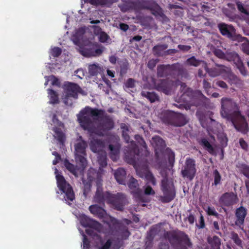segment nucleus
I'll return each instance as SVG.
<instances>
[{
  "label": "nucleus",
  "instance_id": "obj_1",
  "mask_svg": "<svg viewBox=\"0 0 249 249\" xmlns=\"http://www.w3.org/2000/svg\"><path fill=\"white\" fill-rule=\"evenodd\" d=\"M93 36L88 28L81 27L75 30L71 39L78 47L80 53L86 57L98 56L103 52V47H98L97 43H92Z\"/></svg>",
  "mask_w": 249,
  "mask_h": 249
},
{
  "label": "nucleus",
  "instance_id": "obj_2",
  "mask_svg": "<svg viewBox=\"0 0 249 249\" xmlns=\"http://www.w3.org/2000/svg\"><path fill=\"white\" fill-rule=\"evenodd\" d=\"M221 114L222 117L231 122L238 131L246 133L248 125L245 118L237 111V107L235 102L228 98L221 100Z\"/></svg>",
  "mask_w": 249,
  "mask_h": 249
},
{
  "label": "nucleus",
  "instance_id": "obj_3",
  "mask_svg": "<svg viewBox=\"0 0 249 249\" xmlns=\"http://www.w3.org/2000/svg\"><path fill=\"white\" fill-rule=\"evenodd\" d=\"M78 218L83 226L89 227V229L86 230V232L88 234L92 236L98 249H116L112 241L107 240L105 242L101 239L100 235L97 233L102 229L100 223L83 214H80Z\"/></svg>",
  "mask_w": 249,
  "mask_h": 249
},
{
  "label": "nucleus",
  "instance_id": "obj_4",
  "mask_svg": "<svg viewBox=\"0 0 249 249\" xmlns=\"http://www.w3.org/2000/svg\"><path fill=\"white\" fill-rule=\"evenodd\" d=\"M102 115L101 110L87 107L80 111L77 115V117L80 126L84 130L91 132L93 131L94 121L98 119Z\"/></svg>",
  "mask_w": 249,
  "mask_h": 249
},
{
  "label": "nucleus",
  "instance_id": "obj_5",
  "mask_svg": "<svg viewBox=\"0 0 249 249\" xmlns=\"http://www.w3.org/2000/svg\"><path fill=\"white\" fill-rule=\"evenodd\" d=\"M86 146V143L82 140L81 137H79L75 144V160L79 164V167L77 169L75 168L74 166L68 161L65 162L66 167L75 176L77 175L78 171L79 170L81 172L87 165V160L84 157Z\"/></svg>",
  "mask_w": 249,
  "mask_h": 249
},
{
  "label": "nucleus",
  "instance_id": "obj_6",
  "mask_svg": "<svg viewBox=\"0 0 249 249\" xmlns=\"http://www.w3.org/2000/svg\"><path fill=\"white\" fill-rule=\"evenodd\" d=\"M54 173L57 187L62 192V193L65 195L64 196L65 200L70 204V202L73 201L74 199L73 190L70 185L66 182L64 177L61 175L56 168H55Z\"/></svg>",
  "mask_w": 249,
  "mask_h": 249
},
{
  "label": "nucleus",
  "instance_id": "obj_7",
  "mask_svg": "<svg viewBox=\"0 0 249 249\" xmlns=\"http://www.w3.org/2000/svg\"><path fill=\"white\" fill-rule=\"evenodd\" d=\"M62 100L67 105H72L71 98H77L78 93L81 92L80 88L74 83H68L65 84Z\"/></svg>",
  "mask_w": 249,
  "mask_h": 249
},
{
  "label": "nucleus",
  "instance_id": "obj_8",
  "mask_svg": "<svg viewBox=\"0 0 249 249\" xmlns=\"http://www.w3.org/2000/svg\"><path fill=\"white\" fill-rule=\"evenodd\" d=\"M220 127H221L220 124H216L214 121L211 120V126L207 128V131L210 136L211 139L209 140V142L205 139H202L201 141V144L211 154H214V153L213 148L212 145L214 141V136L213 134V127L218 128Z\"/></svg>",
  "mask_w": 249,
  "mask_h": 249
},
{
  "label": "nucleus",
  "instance_id": "obj_9",
  "mask_svg": "<svg viewBox=\"0 0 249 249\" xmlns=\"http://www.w3.org/2000/svg\"><path fill=\"white\" fill-rule=\"evenodd\" d=\"M135 168L137 175L142 178H144L147 183H151L153 185H156L155 179L146 166H138L135 165Z\"/></svg>",
  "mask_w": 249,
  "mask_h": 249
},
{
  "label": "nucleus",
  "instance_id": "obj_10",
  "mask_svg": "<svg viewBox=\"0 0 249 249\" xmlns=\"http://www.w3.org/2000/svg\"><path fill=\"white\" fill-rule=\"evenodd\" d=\"M161 186L164 196V200L166 202L170 201L175 196L172 183H168L167 179L164 178L162 180Z\"/></svg>",
  "mask_w": 249,
  "mask_h": 249
},
{
  "label": "nucleus",
  "instance_id": "obj_11",
  "mask_svg": "<svg viewBox=\"0 0 249 249\" xmlns=\"http://www.w3.org/2000/svg\"><path fill=\"white\" fill-rule=\"evenodd\" d=\"M195 161L191 159H187L185 162L184 169L182 171V175L184 177H186L192 179L196 173L195 167Z\"/></svg>",
  "mask_w": 249,
  "mask_h": 249
},
{
  "label": "nucleus",
  "instance_id": "obj_12",
  "mask_svg": "<svg viewBox=\"0 0 249 249\" xmlns=\"http://www.w3.org/2000/svg\"><path fill=\"white\" fill-rule=\"evenodd\" d=\"M53 122L54 126L53 128L54 132L53 137L59 142H62L64 139V135L62 132V129L64 128L63 124L59 122L55 116H53Z\"/></svg>",
  "mask_w": 249,
  "mask_h": 249
},
{
  "label": "nucleus",
  "instance_id": "obj_13",
  "mask_svg": "<svg viewBox=\"0 0 249 249\" xmlns=\"http://www.w3.org/2000/svg\"><path fill=\"white\" fill-rule=\"evenodd\" d=\"M218 27L223 35L226 36L232 40H235L237 38V35L235 34V29L233 26L221 23L219 24Z\"/></svg>",
  "mask_w": 249,
  "mask_h": 249
},
{
  "label": "nucleus",
  "instance_id": "obj_14",
  "mask_svg": "<svg viewBox=\"0 0 249 249\" xmlns=\"http://www.w3.org/2000/svg\"><path fill=\"white\" fill-rule=\"evenodd\" d=\"M107 201L117 210H122L123 205L122 204V200L118 195L107 194Z\"/></svg>",
  "mask_w": 249,
  "mask_h": 249
},
{
  "label": "nucleus",
  "instance_id": "obj_15",
  "mask_svg": "<svg viewBox=\"0 0 249 249\" xmlns=\"http://www.w3.org/2000/svg\"><path fill=\"white\" fill-rule=\"evenodd\" d=\"M187 63L189 65L196 67L201 64L203 66H204L206 71L209 72L210 75L214 77L219 74L218 72L213 73L212 71H209L207 68L206 63H205L203 61H199L197 60L195 57H192L189 58L187 61Z\"/></svg>",
  "mask_w": 249,
  "mask_h": 249
},
{
  "label": "nucleus",
  "instance_id": "obj_16",
  "mask_svg": "<svg viewBox=\"0 0 249 249\" xmlns=\"http://www.w3.org/2000/svg\"><path fill=\"white\" fill-rule=\"evenodd\" d=\"M214 54L220 58H226L229 61L233 60L235 62H237L239 65H242L241 61L238 56V55L236 53H232L231 55V58H228L226 57L225 54L220 50L217 49L215 50L214 52Z\"/></svg>",
  "mask_w": 249,
  "mask_h": 249
},
{
  "label": "nucleus",
  "instance_id": "obj_17",
  "mask_svg": "<svg viewBox=\"0 0 249 249\" xmlns=\"http://www.w3.org/2000/svg\"><path fill=\"white\" fill-rule=\"evenodd\" d=\"M94 34L97 36L99 41L102 43L107 42L109 40V37L107 34L101 31L98 26H93Z\"/></svg>",
  "mask_w": 249,
  "mask_h": 249
},
{
  "label": "nucleus",
  "instance_id": "obj_18",
  "mask_svg": "<svg viewBox=\"0 0 249 249\" xmlns=\"http://www.w3.org/2000/svg\"><path fill=\"white\" fill-rule=\"evenodd\" d=\"M89 210L91 213L100 218H103L106 215V213L105 210L96 205L90 206L89 207Z\"/></svg>",
  "mask_w": 249,
  "mask_h": 249
},
{
  "label": "nucleus",
  "instance_id": "obj_19",
  "mask_svg": "<svg viewBox=\"0 0 249 249\" xmlns=\"http://www.w3.org/2000/svg\"><path fill=\"white\" fill-rule=\"evenodd\" d=\"M246 214V210L244 208L241 207L237 209L236 212V215L237 218L236 221L237 225L243 224Z\"/></svg>",
  "mask_w": 249,
  "mask_h": 249
},
{
  "label": "nucleus",
  "instance_id": "obj_20",
  "mask_svg": "<svg viewBox=\"0 0 249 249\" xmlns=\"http://www.w3.org/2000/svg\"><path fill=\"white\" fill-rule=\"evenodd\" d=\"M104 146V144L103 142L97 140H93L90 142V147L91 150L94 153L101 150Z\"/></svg>",
  "mask_w": 249,
  "mask_h": 249
},
{
  "label": "nucleus",
  "instance_id": "obj_21",
  "mask_svg": "<svg viewBox=\"0 0 249 249\" xmlns=\"http://www.w3.org/2000/svg\"><path fill=\"white\" fill-rule=\"evenodd\" d=\"M104 71L103 67H100L97 64L90 65L89 67V71L90 75H96Z\"/></svg>",
  "mask_w": 249,
  "mask_h": 249
},
{
  "label": "nucleus",
  "instance_id": "obj_22",
  "mask_svg": "<svg viewBox=\"0 0 249 249\" xmlns=\"http://www.w3.org/2000/svg\"><path fill=\"white\" fill-rule=\"evenodd\" d=\"M126 173L123 168L118 169L115 173L114 176L117 181L120 184H124V178Z\"/></svg>",
  "mask_w": 249,
  "mask_h": 249
},
{
  "label": "nucleus",
  "instance_id": "obj_23",
  "mask_svg": "<svg viewBox=\"0 0 249 249\" xmlns=\"http://www.w3.org/2000/svg\"><path fill=\"white\" fill-rule=\"evenodd\" d=\"M129 188L131 190L133 193H137L139 195L140 193V190L138 188V183L137 181L133 178L131 177L129 182L128 184Z\"/></svg>",
  "mask_w": 249,
  "mask_h": 249
},
{
  "label": "nucleus",
  "instance_id": "obj_24",
  "mask_svg": "<svg viewBox=\"0 0 249 249\" xmlns=\"http://www.w3.org/2000/svg\"><path fill=\"white\" fill-rule=\"evenodd\" d=\"M239 42H243L242 49L244 52L249 54V42L246 38L242 37L240 35H237V38L235 39Z\"/></svg>",
  "mask_w": 249,
  "mask_h": 249
},
{
  "label": "nucleus",
  "instance_id": "obj_25",
  "mask_svg": "<svg viewBox=\"0 0 249 249\" xmlns=\"http://www.w3.org/2000/svg\"><path fill=\"white\" fill-rule=\"evenodd\" d=\"M85 2H89L94 5H109L114 2L112 0H81Z\"/></svg>",
  "mask_w": 249,
  "mask_h": 249
},
{
  "label": "nucleus",
  "instance_id": "obj_26",
  "mask_svg": "<svg viewBox=\"0 0 249 249\" xmlns=\"http://www.w3.org/2000/svg\"><path fill=\"white\" fill-rule=\"evenodd\" d=\"M48 97L49 98V103L50 104H54L58 103V97L56 93L51 89H48Z\"/></svg>",
  "mask_w": 249,
  "mask_h": 249
},
{
  "label": "nucleus",
  "instance_id": "obj_27",
  "mask_svg": "<svg viewBox=\"0 0 249 249\" xmlns=\"http://www.w3.org/2000/svg\"><path fill=\"white\" fill-rule=\"evenodd\" d=\"M151 143L154 147L158 148L164 145V142L159 136L154 137L152 139Z\"/></svg>",
  "mask_w": 249,
  "mask_h": 249
},
{
  "label": "nucleus",
  "instance_id": "obj_28",
  "mask_svg": "<svg viewBox=\"0 0 249 249\" xmlns=\"http://www.w3.org/2000/svg\"><path fill=\"white\" fill-rule=\"evenodd\" d=\"M208 242L213 247V249H219L220 241L217 237L213 236V238H209Z\"/></svg>",
  "mask_w": 249,
  "mask_h": 249
},
{
  "label": "nucleus",
  "instance_id": "obj_29",
  "mask_svg": "<svg viewBox=\"0 0 249 249\" xmlns=\"http://www.w3.org/2000/svg\"><path fill=\"white\" fill-rule=\"evenodd\" d=\"M216 135L218 139L220 142L221 146L222 147L226 146L227 144L228 139L224 133L222 131H220L218 132Z\"/></svg>",
  "mask_w": 249,
  "mask_h": 249
},
{
  "label": "nucleus",
  "instance_id": "obj_30",
  "mask_svg": "<svg viewBox=\"0 0 249 249\" xmlns=\"http://www.w3.org/2000/svg\"><path fill=\"white\" fill-rule=\"evenodd\" d=\"M109 149L110 150V157L113 160H116L118 157L119 152V147L115 146L113 147L112 145H109Z\"/></svg>",
  "mask_w": 249,
  "mask_h": 249
},
{
  "label": "nucleus",
  "instance_id": "obj_31",
  "mask_svg": "<svg viewBox=\"0 0 249 249\" xmlns=\"http://www.w3.org/2000/svg\"><path fill=\"white\" fill-rule=\"evenodd\" d=\"M45 78L46 79V82L45 83V86H47L49 82H50L51 84L53 86H57L59 84L58 79L53 75H51L48 77L46 76Z\"/></svg>",
  "mask_w": 249,
  "mask_h": 249
},
{
  "label": "nucleus",
  "instance_id": "obj_32",
  "mask_svg": "<svg viewBox=\"0 0 249 249\" xmlns=\"http://www.w3.org/2000/svg\"><path fill=\"white\" fill-rule=\"evenodd\" d=\"M113 126V123L111 119H107V121L104 122V123L99 126V129H104L105 130H108L112 128Z\"/></svg>",
  "mask_w": 249,
  "mask_h": 249
},
{
  "label": "nucleus",
  "instance_id": "obj_33",
  "mask_svg": "<svg viewBox=\"0 0 249 249\" xmlns=\"http://www.w3.org/2000/svg\"><path fill=\"white\" fill-rule=\"evenodd\" d=\"M142 95L146 97L151 102H154L158 100V97L154 92H142Z\"/></svg>",
  "mask_w": 249,
  "mask_h": 249
},
{
  "label": "nucleus",
  "instance_id": "obj_34",
  "mask_svg": "<svg viewBox=\"0 0 249 249\" xmlns=\"http://www.w3.org/2000/svg\"><path fill=\"white\" fill-rule=\"evenodd\" d=\"M213 176L214 180L213 184L215 186L219 184L221 180V176L217 170H214L213 174Z\"/></svg>",
  "mask_w": 249,
  "mask_h": 249
},
{
  "label": "nucleus",
  "instance_id": "obj_35",
  "mask_svg": "<svg viewBox=\"0 0 249 249\" xmlns=\"http://www.w3.org/2000/svg\"><path fill=\"white\" fill-rule=\"evenodd\" d=\"M121 128L123 129V136L127 142H129V136L127 135L126 132L128 131L127 126L125 124H122Z\"/></svg>",
  "mask_w": 249,
  "mask_h": 249
},
{
  "label": "nucleus",
  "instance_id": "obj_36",
  "mask_svg": "<svg viewBox=\"0 0 249 249\" xmlns=\"http://www.w3.org/2000/svg\"><path fill=\"white\" fill-rule=\"evenodd\" d=\"M204 210L209 215L217 216L218 215L217 213L213 207L208 206L207 208H204Z\"/></svg>",
  "mask_w": 249,
  "mask_h": 249
},
{
  "label": "nucleus",
  "instance_id": "obj_37",
  "mask_svg": "<svg viewBox=\"0 0 249 249\" xmlns=\"http://www.w3.org/2000/svg\"><path fill=\"white\" fill-rule=\"evenodd\" d=\"M61 53V50L60 48L58 47H54L53 48H52L50 51L51 54L54 57L58 56Z\"/></svg>",
  "mask_w": 249,
  "mask_h": 249
},
{
  "label": "nucleus",
  "instance_id": "obj_38",
  "mask_svg": "<svg viewBox=\"0 0 249 249\" xmlns=\"http://www.w3.org/2000/svg\"><path fill=\"white\" fill-rule=\"evenodd\" d=\"M80 232L81 233V234L83 235V249H89L90 248V245L88 240L87 239L85 235H84L83 232H81L80 230H79Z\"/></svg>",
  "mask_w": 249,
  "mask_h": 249
},
{
  "label": "nucleus",
  "instance_id": "obj_39",
  "mask_svg": "<svg viewBox=\"0 0 249 249\" xmlns=\"http://www.w3.org/2000/svg\"><path fill=\"white\" fill-rule=\"evenodd\" d=\"M231 238L234 241L236 245L238 246L241 245V241L239 239L238 235L236 233L232 232L231 234Z\"/></svg>",
  "mask_w": 249,
  "mask_h": 249
},
{
  "label": "nucleus",
  "instance_id": "obj_40",
  "mask_svg": "<svg viewBox=\"0 0 249 249\" xmlns=\"http://www.w3.org/2000/svg\"><path fill=\"white\" fill-rule=\"evenodd\" d=\"M134 85L135 81L132 79H129L125 83V89L126 90L127 88H133Z\"/></svg>",
  "mask_w": 249,
  "mask_h": 249
},
{
  "label": "nucleus",
  "instance_id": "obj_41",
  "mask_svg": "<svg viewBox=\"0 0 249 249\" xmlns=\"http://www.w3.org/2000/svg\"><path fill=\"white\" fill-rule=\"evenodd\" d=\"M98 162L102 166H104L107 165L106 157V155H102L101 157H98Z\"/></svg>",
  "mask_w": 249,
  "mask_h": 249
},
{
  "label": "nucleus",
  "instance_id": "obj_42",
  "mask_svg": "<svg viewBox=\"0 0 249 249\" xmlns=\"http://www.w3.org/2000/svg\"><path fill=\"white\" fill-rule=\"evenodd\" d=\"M233 196V194H225V195H224L221 198V200L225 203L226 204H230L231 203L229 202V203H226V199H230L231 197Z\"/></svg>",
  "mask_w": 249,
  "mask_h": 249
},
{
  "label": "nucleus",
  "instance_id": "obj_43",
  "mask_svg": "<svg viewBox=\"0 0 249 249\" xmlns=\"http://www.w3.org/2000/svg\"><path fill=\"white\" fill-rule=\"evenodd\" d=\"M144 193L146 195H154L155 192L151 187L146 186L144 189Z\"/></svg>",
  "mask_w": 249,
  "mask_h": 249
},
{
  "label": "nucleus",
  "instance_id": "obj_44",
  "mask_svg": "<svg viewBox=\"0 0 249 249\" xmlns=\"http://www.w3.org/2000/svg\"><path fill=\"white\" fill-rule=\"evenodd\" d=\"M237 4L238 9H239V10L240 11H241V12L245 13L246 14H247V15L248 14V13L245 10V9L244 8L243 5H242V4L241 3L238 2L237 3Z\"/></svg>",
  "mask_w": 249,
  "mask_h": 249
},
{
  "label": "nucleus",
  "instance_id": "obj_45",
  "mask_svg": "<svg viewBox=\"0 0 249 249\" xmlns=\"http://www.w3.org/2000/svg\"><path fill=\"white\" fill-rule=\"evenodd\" d=\"M52 154L55 157V159L53 161V164L55 165L58 162L59 160H60V158L57 153L56 152H53Z\"/></svg>",
  "mask_w": 249,
  "mask_h": 249
},
{
  "label": "nucleus",
  "instance_id": "obj_46",
  "mask_svg": "<svg viewBox=\"0 0 249 249\" xmlns=\"http://www.w3.org/2000/svg\"><path fill=\"white\" fill-rule=\"evenodd\" d=\"M242 172L245 176L249 178V167L244 166L243 168Z\"/></svg>",
  "mask_w": 249,
  "mask_h": 249
},
{
  "label": "nucleus",
  "instance_id": "obj_47",
  "mask_svg": "<svg viewBox=\"0 0 249 249\" xmlns=\"http://www.w3.org/2000/svg\"><path fill=\"white\" fill-rule=\"evenodd\" d=\"M203 87L205 89V90L207 91L208 94H210V93H209L208 89H211V86L210 85V84L207 82L206 81L204 80L203 81Z\"/></svg>",
  "mask_w": 249,
  "mask_h": 249
},
{
  "label": "nucleus",
  "instance_id": "obj_48",
  "mask_svg": "<svg viewBox=\"0 0 249 249\" xmlns=\"http://www.w3.org/2000/svg\"><path fill=\"white\" fill-rule=\"evenodd\" d=\"M135 139L138 141L142 145L143 147L145 148V143L143 141L142 139L139 135H136L135 136Z\"/></svg>",
  "mask_w": 249,
  "mask_h": 249
},
{
  "label": "nucleus",
  "instance_id": "obj_49",
  "mask_svg": "<svg viewBox=\"0 0 249 249\" xmlns=\"http://www.w3.org/2000/svg\"><path fill=\"white\" fill-rule=\"evenodd\" d=\"M178 48L180 50H182L184 51H187L191 48L190 46H185V45H178Z\"/></svg>",
  "mask_w": 249,
  "mask_h": 249
},
{
  "label": "nucleus",
  "instance_id": "obj_50",
  "mask_svg": "<svg viewBox=\"0 0 249 249\" xmlns=\"http://www.w3.org/2000/svg\"><path fill=\"white\" fill-rule=\"evenodd\" d=\"M216 84L218 86L222 88H226L227 87L226 84L223 81H218L216 82Z\"/></svg>",
  "mask_w": 249,
  "mask_h": 249
},
{
  "label": "nucleus",
  "instance_id": "obj_51",
  "mask_svg": "<svg viewBox=\"0 0 249 249\" xmlns=\"http://www.w3.org/2000/svg\"><path fill=\"white\" fill-rule=\"evenodd\" d=\"M239 142H240V145L243 149H245L247 148V144L246 142L243 140L240 139Z\"/></svg>",
  "mask_w": 249,
  "mask_h": 249
},
{
  "label": "nucleus",
  "instance_id": "obj_52",
  "mask_svg": "<svg viewBox=\"0 0 249 249\" xmlns=\"http://www.w3.org/2000/svg\"><path fill=\"white\" fill-rule=\"evenodd\" d=\"M120 29L124 31H126L128 28V26L124 23H121L120 24Z\"/></svg>",
  "mask_w": 249,
  "mask_h": 249
},
{
  "label": "nucleus",
  "instance_id": "obj_53",
  "mask_svg": "<svg viewBox=\"0 0 249 249\" xmlns=\"http://www.w3.org/2000/svg\"><path fill=\"white\" fill-rule=\"evenodd\" d=\"M156 63V62L155 60H151L149 61V62H148V66L150 68H152L153 67H154L155 66Z\"/></svg>",
  "mask_w": 249,
  "mask_h": 249
},
{
  "label": "nucleus",
  "instance_id": "obj_54",
  "mask_svg": "<svg viewBox=\"0 0 249 249\" xmlns=\"http://www.w3.org/2000/svg\"><path fill=\"white\" fill-rule=\"evenodd\" d=\"M200 228H203V227L204 226V218L202 215H201L200 217Z\"/></svg>",
  "mask_w": 249,
  "mask_h": 249
},
{
  "label": "nucleus",
  "instance_id": "obj_55",
  "mask_svg": "<svg viewBox=\"0 0 249 249\" xmlns=\"http://www.w3.org/2000/svg\"><path fill=\"white\" fill-rule=\"evenodd\" d=\"M109 61L112 63H115L116 61V58L114 56H111L109 57Z\"/></svg>",
  "mask_w": 249,
  "mask_h": 249
},
{
  "label": "nucleus",
  "instance_id": "obj_56",
  "mask_svg": "<svg viewBox=\"0 0 249 249\" xmlns=\"http://www.w3.org/2000/svg\"><path fill=\"white\" fill-rule=\"evenodd\" d=\"M164 69H165L164 66H160L158 68V74L160 75V76H161L162 75V74L160 73V71L162 70H164Z\"/></svg>",
  "mask_w": 249,
  "mask_h": 249
},
{
  "label": "nucleus",
  "instance_id": "obj_57",
  "mask_svg": "<svg viewBox=\"0 0 249 249\" xmlns=\"http://www.w3.org/2000/svg\"><path fill=\"white\" fill-rule=\"evenodd\" d=\"M107 74L110 76L111 77H114V73L113 71H111L110 70H107Z\"/></svg>",
  "mask_w": 249,
  "mask_h": 249
},
{
  "label": "nucleus",
  "instance_id": "obj_58",
  "mask_svg": "<svg viewBox=\"0 0 249 249\" xmlns=\"http://www.w3.org/2000/svg\"><path fill=\"white\" fill-rule=\"evenodd\" d=\"M99 197H100L99 191L98 190L97 192L96 193V194L95 195V199H96V201H98V198H99Z\"/></svg>",
  "mask_w": 249,
  "mask_h": 249
},
{
  "label": "nucleus",
  "instance_id": "obj_59",
  "mask_svg": "<svg viewBox=\"0 0 249 249\" xmlns=\"http://www.w3.org/2000/svg\"><path fill=\"white\" fill-rule=\"evenodd\" d=\"M212 96L213 97L216 98L219 96V94L218 93L214 92L212 94Z\"/></svg>",
  "mask_w": 249,
  "mask_h": 249
},
{
  "label": "nucleus",
  "instance_id": "obj_60",
  "mask_svg": "<svg viewBox=\"0 0 249 249\" xmlns=\"http://www.w3.org/2000/svg\"><path fill=\"white\" fill-rule=\"evenodd\" d=\"M142 37L140 36H137L134 37V39L136 40H140L141 39Z\"/></svg>",
  "mask_w": 249,
  "mask_h": 249
},
{
  "label": "nucleus",
  "instance_id": "obj_61",
  "mask_svg": "<svg viewBox=\"0 0 249 249\" xmlns=\"http://www.w3.org/2000/svg\"><path fill=\"white\" fill-rule=\"evenodd\" d=\"M246 187L247 188L248 191L249 193V181H247L246 182Z\"/></svg>",
  "mask_w": 249,
  "mask_h": 249
},
{
  "label": "nucleus",
  "instance_id": "obj_62",
  "mask_svg": "<svg viewBox=\"0 0 249 249\" xmlns=\"http://www.w3.org/2000/svg\"><path fill=\"white\" fill-rule=\"evenodd\" d=\"M77 72L81 73H82V75H83V76L84 75V71L82 69L77 70Z\"/></svg>",
  "mask_w": 249,
  "mask_h": 249
},
{
  "label": "nucleus",
  "instance_id": "obj_63",
  "mask_svg": "<svg viewBox=\"0 0 249 249\" xmlns=\"http://www.w3.org/2000/svg\"><path fill=\"white\" fill-rule=\"evenodd\" d=\"M198 75L200 77L203 76V73H202V71L201 70H199V71H198Z\"/></svg>",
  "mask_w": 249,
  "mask_h": 249
},
{
  "label": "nucleus",
  "instance_id": "obj_64",
  "mask_svg": "<svg viewBox=\"0 0 249 249\" xmlns=\"http://www.w3.org/2000/svg\"><path fill=\"white\" fill-rule=\"evenodd\" d=\"M189 221H190L191 223H193V220H194V217H192V216H190L189 217Z\"/></svg>",
  "mask_w": 249,
  "mask_h": 249
}]
</instances>
